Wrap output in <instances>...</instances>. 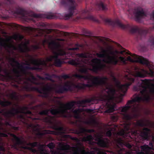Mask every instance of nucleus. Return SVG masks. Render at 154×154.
Instances as JSON below:
<instances>
[{"label":"nucleus","mask_w":154,"mask_h":154,"mask_svg":"<svg viewBox=\"0 0 154 154\" xmlns=\"http://www.w3.org/2000/svg\"><path fill=\"white\" fill-rule=\"evenodd\" d=\"M142 82L140 83L138 81L137 82V84L133 87V90L135 91H140V94L137 95L131 100H128L126 105L123 106L122 109L121 113L123 119L127 121L130 120L132 119V117L128 113V111L130 109L132 106L130 105H135L136 103H138L136 106H134L133 109H135L137 108L141 102L146 101L148 102L150 98L147 90V88L149 87V81L146 79L141 80Z\"/></svg>","instance_id":"obj_1"},{"label":"nucleus","mask_w":154,"mask_h":154,"mask_svg":"<svg viewBox=\"0 0 154 154\" xmlns=\"http://www.w3.org/2000/svg\"><path fill=\"white\" fill-rule=\"evenodd\" d=\"M94 99L91 98L77 101H72L66 104L60 102V105L62 106L60 108L43 110L40 112L39 114L41 115L47 116L49 112H50L52 115L57 116L58 117L69 119L72 116L69 113L68 111L72 109L74 117L75 119H79L80 118L79 113L80 112V109H78L73 110L75 105L78 104L83 106L86 103H90Z\"/></svg>","instance_id":"obj_2"},{"label":"nucleus","mask_w":154,"mask_h":154,"mask_svg":"<svg viewBox=\"0 0 154 154\" xmlns=\"http://www.w3.org/2000/svg\"><path fill=\"white\" fill-rule=\"evenodd\" d=\"M73 76L79 79H84L88 81L91 80V78L93 79L92 82L89 83V81L88 82V84H85L81 83V85L79 84L75 85L74 87L78 89L85 90L86 88H89L100 86L103 87L106 86V77H100L99 76H94L91 75H83L78 74L74 75Z\"/></svg>","instance_id":"obj_3"},{"label":"nucleus","mask_w":154,"mask_h":154,"mask_svg":"<svg viewBox=\"0 0 154 154\" xmlns=\"http://www.w3.org/2000/svg\"><path fill=\"white\" fill-rule=\"evenodd\" d=\"M26 56L29 58V60L31 63L37 67L30 66V63L27 60L26 61L25 63H23L22 64L16 60L14 63L21 68V72H20L22 75H26L27 74L26 70H40L41 69L39 67L40 65L44 64L45 63L44 60H42L40 59H35L32 55L29 54H27Z\"/></svg>","instance_id":"obj_4"},{"label":"nucleus","mask_w":154,"mask_h":154,"mask_svg":"<svg viewBox=\"0 0 154 154\" xmlns=\"http://www.w3.org/2000/svg\"><path fill=\"white\" fill-rule=\"evenodd\" d=\"M24 85L23 88L26 91H35L40 94L39 96L45 98H48L49 97V93L52 89V87L48 84L46 85V87L40 89L36 87H31V85L27 81L23 82Z\"/></svg>","instance_id":"obj_5"},{"label":"nucleus","mask_w":154,"mask_h":154,"mask_svg":"<svg viewBox=\"0 0 154 154\" xmlns=\"http://www.w3.org/2000/svg\"><path fill=\"white\" fill-rule=\"evenodd\" d=\"M48 46L52 50L54 56H50L47 58V60L49 62H52L54 60L59 59V56H65L66 53L60 48L61 45L60 44L54 41H52L49 43Z\"/></svg>","instance_id":"obj_6"},{"label":"nucleus","mask_w":154,"mask_h":154,"mask_svg":"<svg viewBox=\"0 0 154 154\" xmlns=\"http://www.w3.org/2000/svg\"><path fill=\"white\" fill-rule=\"evenodd\" d=\"M111 76L112 81L116 84L119 91L124 94L126 92L128 87L135 81V80L134 78L126 75L124 77V79L126 83L121 85L119 81L113 75H112Z\"/></svg>","instance_id":"obj_7"},{"label":"nucleus","mask_w":154,"mask_h":154,"mask_svg":"<svg viewBox=\"0 0 154 154\" xmlns=\"http://www.w3.org/2000/svg\"><path fill=\"white\" fill-rule=\"evenodd\" d=\"M60 3L65 7L69 5L68 8L69 13L63 14V17L65 20L69 19L73 14H76L78 13L76 8L77 5L74 0H62Z\"/></svg>","instance_id":"obj_8"},{"label":"nucleus","mask_w":154,"mask_h":154,"mask_svg":"<svg viewBox=\"0 0 154 154\" xmlns=\"http://www.w3.org/2000/svg\"><path fill=\"white\" fill-rule=\"evenodd\" d=\"M2 39L4 42H1L0 43V45L6 49L12 48L14 50H18L20 52L23 53H28L31 51L30 48L27 45L28 43H24L23 44L21 43L19 45L17 48L11 43L8 44L4 42L5 41L6 42H9L10 40V39H7L6 40H5L4 39Z\"/></svg>","instance_id":"obj_9"},{"label":"nucleus","mask_w":154,"mask_h":154,"mask_svg":"<svg viewBox=\"0 0 154 154\" xmlns=\"http://www.w3.org/2000/svg\"><path fill=\"white\" fill-rule=\"evenodd\" d=\"M13 111H10L8 112L13 117H14L16 115H17L18 119L23 123H26L27 119L24 115L19 113H23L26 115V114L31 115L32 113L31 111L28 110V108L26 106L20 107L19 109L12 107Z\"/></svg>","instance_id":"obj_10"},{"label":"nucleus","mask_w":154,"mask_h":154,"mask_svg":"<svg viewBox=\"0 0 154 154\" xmlns=\"http://www.w3.org/2000/svg\"><path fill=\"white\" fill-rule=\"evenodd\" d=\"M13 71L14 74V76L11 75L10 73L7 69H5L4 70V72L5 75H4L0 74V79L3 81L18 82L19 83V82H18V80L20 81L22 80L21 77L22 76V75L20 71L17 69H14Z\"/></svg>","instance_id":"obj_11"},{"label":"nucleus","mask_w":154,"mask_h":154,"mask_svg":"<svg viewBox=\"0 0 154 154\" xmlns=\"http://www.w3.org/2000/svg\"><path fill=\"white\" fill-rule=\"evenodd\" d=\"M116 90L114 88H111L108 91H106V113L113 112L115 110H117L116 104L113 103L112 104L109 105V102H113L116 97L115 95Z\"/></svg>","instance_id":"obj_12"},{"label":"nucleus","mask_w":154,"mask_h":154,"mask_svg":"<svg viewBox=\"0 0 154 154\" xmlns=\"http://www.w3.org/2000/svg\"><path fill=\"white\" fill-rule=\"evenodd\" d=\"M7 3L4 5V8L6 11L11 14L21 15L24 16L26 14L25 11L18 6L14 7L11 4V0H6Z\"/></svg>","instance_id":"obj_13"},{"label":"nucleus","mask_w":154,"mask_h":154,"mask_svg":"<svg viewBox=\"0 0 154 154\" xmlns=\"http://www.w3.org/2000/svg\"><path fill=\"white\" fill-rule=\"evenodd\" d=\"M126 54L130 55L134 59H133L131 57L128 56L127 58L128 61L132 62L139 63L142 64L146 65L148 67L150 66L149 61L143 57L138 56L136 54H132L129 51L126 52Z\"/></svg>","instance_id":"obj_14"},{"label":"nucleus","mask_w":154,"mask_h":154,"mask_svg":"<svg viewBox=\"0 0 154 154\" xmlns=\"http://www.w3.org/2000/svg\"><path fill=\"white\" fill-rule=\"evenodd\" d=\"M111 42L110 39L106 38V69L108 68V67L107 65L108 63H109L113 65H116L117 64L120 65L118 63L119 60L118 59V57L114 53H111V56H109L108 54V46L109 42Z\"/></svg>","instance_id":"obj_15"},{"label":"nucleus","mask_w":154,"mask_h":154,"mask_svg":"<svg viewBox=\"0 0 154 154\" xmlns=\"http://www.w3.org/2000/svg\"><path fill=\"white\" fill-rule=\"evenodd\" d=\"M91 62L92 68L90 70L96 73H98L99 71L102 70L104 66H105V65H103L102 63L101 60L97 58L93 59L91 60Z\"/></svg>","instance_id":"obj_16"},{"label":"nucleus","mask_w":154,"mask_h":154,"mask_svg":"<svg viewBox=\"0 0 154 154\" xmlns=\"http://www.w3.org/2000/svg\"><path fill=\"white\" fill-rule=\"evenodd\" d=\"M106 23H109L113 27H118L123 29H126L129 26L128 25H125L121 23L118 19L112 20L106 18Z\"/></svg>","instance_id":"obj_17"},{"label":"nucleus","mask_w":154,"mask_h":154,"mask_svg":"<svg viewBox=\"0 0 154 154\" xmlns=\"http://www.w3.org/2000/svg\"><path fill=\"white\" fill-rule=\"evenodd\" d=\"M134 14L136 21H138L143 17L146 16V15L142 8L135 9Z\"/></svg>","instance_id":"obj_18"},{"label":"nucleus","mask_w":154,"mask_h":154,"mask_svg":"<svg viewBox=\"0 0 154 154\" xmlns=\"http://www.w3.org/2000/svg\"><path fill=\"white\" fill-rule=\"evenodd\" d=\"M150 130L147 128H144L140 131V135L144 140H148L149 139Z\"/></svg>","instance_id":"obj_19"},{"label":"nucleus","mask_w":154,"mask_h":154,"mask_svg":"<svg viewBox=\"0 0 154 154\" xmlns=\"http://www.w3.org/2000/svg\"><path fill=\"white\" fill-rule=\"evenodd\" d=\"M130 31L132 33H137L141 36H145L148 32V31L147 30L142 29L137 27L131 28Z\"/></svg>","instance_id":"obj_20"},{"label":"nucleus","mask_w":154,"mask_h":154,"mask_svg":"<svg viewBox=\"0 0 154 154\" xmlns=\"http://www.w3.org/2000/svg\"><path fill=\"white\" fill-rule=\"evenodd\" d=\"M95 140L98 145L101 147H106V141L103 140L102 136L100 134L95 135Z\"/></svg>","instance_id":"obj_21"},{"label":"nucleus","mask_w":154,"mask_h":154,"mask_svg":"<svg viewBox=\"0 0 154 154\" xmlns=\"http://www.w3.org/2000/svg\"><path fill=\"white\" fill-rule=\"evenodd\" d=\"M27 74H29L30 76V77H28L27 78V81L35 85H41L42 83L41 82H36L37 80V78L33 75V74L31 72H27V74L24 75H26Z\"/></svg>","instance_id":"obj_22"},{"label":"nucleus","mask_w":154,"mask_h":154,"mask_svg":"<svg viewBox=\"0 0 154 154\" xmlns=\"http://www.w3.org/2000/svg\"><path fill=\"white\" fill-rule=\"evenodd\" d=\"M29 127L32 128L33 132L35 133L37 135L41 137L44 135V134L41 132L39 128V125H34L33 124H31L29 125Z\"/></svg>","instance_id":"obj_23"},{"label":"nucleus","mask_w":154,"mask_h":154,"mask_svg":"<svg viewBox=\"0 0 154 154\" xmlns=\"http://www.w3.org/2000/svg\"><path fill=\"white\" fill-rule=\"evenodd\" d=\"M32 16L36 18H46L48 19H52L55 18L54 15L52 14H34Z\"/></svg>","instance_id":"obj_24"},{"label":"nucleus","mask_w":154,"mask_h":154,"mask_svg":"<svg viewBox=\"0 0 154 154\" xmlns=\"http://www.w3.org/2000/svg\"><path fill=\"white\" fill-rule=\"evenodd\" d=\"M71 86L68 83H66L65 86L63 87H60L58 89H56L55 91L56 93L59 94H62L64 91H67L70 90Z\"/></svg>","instance_id":"obj_25"},{"label":"nucleus","mask_w":154,"mask_h":154,"mask_svg":"<svg viewBox=\"0 0 154 154\" xmlns=\"http://www.w3.org/2000/svg\"><path fill=\"white\" fill-rule=\"evenodd\" d=\"M146 71L143 69H141L140 70L136 71L134 73V75L135 78L137 77L144 78L145 76Z\"/></svg>","instance_id":"obj_26"},{"label":"nucleus","mask_w":154,"mask_h":154,"mask_svg":"<svg viewBox=\"0 0 154 154\" xmlns=\"http://www.w3.org/2000/svg\"><path fill=\"white\" fill-rule=\"evenodd\" d=\"M5 109H4L0 110V113L2 114L5 118L8 119H10L12 117V116L8 112L10 111H13L12 108L11 110H8L7 111H5Z\"/></svg>","instance_id":"obj_27"},{"label":"nucleus","mask_w":154,"mask_h":154,"mask_svg":"<svg viewBox=\"0 0 154 154\" xmlns=\"http://www.w3.org/2000/svg\"><path fill=\"white\" fill-rule=\"evenodd\" d=\"M68 63L71 65L76 66H80L81 65V62L79 58H76L75 59H72L68 62Z\"/></svg>","instance_id":"obj_28"},{"label":"nucleus","mask_w":154,"mask_h":154,"mask_svg":"<svg viewBox=\"0 0 154 154\" xmlns=\"http://www.w3.org/2000/svg\"><path fill=\"white\" fill-rule=\"evenodd\" d=\"M44 121L46 123L52 125L54 124V122L55 120V117L51 116H48L45 117L44 119Z\"/></svg>","instance_id":"obj_29"},{"label":"nucleus","mask_w":154,"mask_h":154,"mask_svg":"<svg viewBox=\"0 0 154 154\" xmlns=\"http://www.w3.org/2000/svg\"><path fill=\"white\" fill-rule=\"evenodd\" d=\"M82 15H88L87 16L84 18L89 19L93 21H95V18L89 14V12L87 10H84L82 11Z\"/></svg>","instance_id":"obj_30"},{"label":"nucleus","mask_w":154,"mask_h":154,"mask_svg":"<svg viewBox=\"0 0 154 154\" xmlns=\"http://www.w3.org/2000/svg\"><path fill=\"white\" fill-rule=\"evenodd\" d=\"M12 136L13 137L16 145H19L23 143V142L20 139L14 134H12Z\"/></svg>","instance_id":"obj_31"},{"label":"nucleus","mask_w":154,"mask_h":154,"mask_svg":"<svg viewBox=\"0 0 154 154\" xmlns=\"http://www.w3.org/2000/svg\"><path fill=\"white\" fill-rule=\"evenodd\" d=\"M45 145L44 144H41L40 143L38 144V153L41 154H43L45 151L44 147Z\"/></svg>","instance_id":"obj_32"},{"label":"nucleus","mask_w":154,"mask_h":154,"mask_svg":"<svg viewBox=\"0 0 154 154\" xmlns=\"http://www.w3.org/2000/svg\"><path fill=\"white\" fill-rule=\"evenodd\" d=\"M12 105V103L8 100L2 101L0 100V105L2 107H5Z\"/></svg>","instance_id":"obj_33"},{"label":"nucleus","mask_w":154,"mask_h":154,"mask_svg":"<svg viewBox=\"0 0 154 154\" xmlns=\"http://www.w3.org/2000/svg\"><path fill=\"white\" fill-rule=\"evenodd\" d=\"M97 55L98 57L104 58L103 61L105 63H106V49L104 50L103 53H97Z\"/></svg>","instance_id":"obj_34"},{"label":"nucleus","mask_w":154,"mask_h":154,"mask_svg":"<svg viewBox=\"0 0 154 154\" xmlns=\"http://www.w3.org/2000/svg\"><path fill=\"white\" fill-rule=\"evenodd\" d=\"M59 146L60 149L63 151L68 150L70 147L69 145L68 144L64 145L61 143H60Z\"/></svg>","instance_id":"obj_35"},{"label":"nucleus","mask_w":154,"mask_h":154,"mask_svg":"<svg viewBox=\"0 0 154 154\" xmlns=\"http://www.w3.org/2000/svg\"><path fill=\"white\" fill-rule=\"evenodd\" d=\"M109 126V125L106 123V137L107 136H111L112 135L111 131H116L117 130V128H118V126L116 125L115 126V127L113 128H112L110 131H108L107 126Z\"/></svg>","instance_id":"obj_36"},{"label":"nucleus","mask_w":154,"mask_h":154,"mask_svg":"<svg viewBox=\"0 0 154 154\" xmlns=\"http://www.w3.org/2000/svg\"><path fill=\"white\" fill-rule=\"evenodd\" d=\"M131 123L129 122H125L124 123L123 125L122 126L123 128V130L125 131H128L131 129Z\"/></svg>","instance_id":"obj_37"},{"label":"nucleus","mask_w":154,"mask_h":154,"mask_svg":"<svg viewBox=\"0 0 154 154\" xmlns=\"http://www.w3.org/2000/svg\"><path fill=\"white\" fill-rule=\"evenodd\" d=\"M53 60H54V65L57 67H60L63 63V61L60 59H55Z\"/></svg>","instance_id":"obj_38"},{"label":"nucleus","mask_w":154,"mask_h":154,"mask_svg":"<svg viewBox=\"0 0 154 154\" xmlns=\"http://www.w3.org/2000/svg\"><path fill=\"white\" fill-rule=\"evenodd\" d=\"M96 7L99 10H104L106 9V7L102 2L97 3L96 4Z\"/></svg>","instance_id":"obj_39"},{"label":"nucleus","mask_w":154,"mask_h":154,"mask_svg":"<svg viewBox=\"0 0 154 154\" xmlns=\"http://www.w3.org/2000/svg\"><path fill=\"white\" fill-rule=\"evenodd\" d=\"M77 149L78 151H79L80 154H91V153L89 152H86L85 149L84 147H83V149L77 147Z\"/></svg>","instance_id":"obj_40"},{"label":"nucleus","mask_w":154,"mask_h":154,"mask_svg":"<svg viewBox=\"0 0 154 154\" xmlns=\"http://www.w3.org/2000/svg\"><path fill=\"white\" fill-rule=\"evenodd\" d=\"M23 30L28 34H30L35 30L34 28L29 27H26L23 29Z\"/></svg>","instance_id":"obj_41"},{"label":"nucleus","mask_w":154,"mask_h":154,"mask_svg":"<svg viewBox=\"0 0 154 154\" xmlns=\"http://www.w3.org/2000/svg\"><path fill=\"white\" fill-rule=\"evenodd\" d=\"M55 129L56 131H59L60 134H63L64 133V129L63 127L56 126L55 127Z\"/></svg>","instance_id":"obj_42"},{"label":"nucleus","mask_w":154,"mask_h":154,"mask_svg":"<svg viewBox=\"0 0 154 154\" xmlns=\"http://www.w3.org/2000/svg\"><path fill=\"white\" fill-rule=\"evenodd\" d=\"M140 148L142 151L145 152L148 151L151 149L150 147L146 145H144L143 146H141Z\"/></svg>","instance_id":"obj_43"},{"label":"nucleus","mask_w":154,"mask_h":154,"mask_svg":"<svg viewBox=\"0 0 154 154\" xmlns=\"http://www.w3.org/2000/svg\"><path fill=\"white\" fill-rule=\"evenodd\" d=\"M76 55L78 57L80 58H87L88 57V55L86 53H78Z\"/></svg>","instance_id":"obj_44"},{"label":"nucleus","mask_w":154,"mask_h":154,"mask_svg":"<svg viewBox=\"0 0 154 154\" xmlns=\"http://www.w3.org/2000/svg\"><path fill=\"white\" fill-rule=\"evenodd\" d=\"M136 125L137 126L141 127L146 126V125L144 122L142 120L137 121L136 122Z\"/></svg>","instance_id":"obj_45"},{"label":"nucleus","mask_w":154,"mask_h":154,"mask_svg":"<svg viewBox=\"0 0 154 154\" xmlns=\"http://www.w3.org/2000/svg\"><path fill=\"white\" fill-rule=\"evenodd\" d=\"M39 143L37 142H35L32 143L29 142L28 143V145L31 146L32 148L37 147Z\"/></svg>","instance_id":"obj_46"},{"label":"nucleus","mask_w":154,"mask_h":154,"mask_svg":"<svg viewBox=\"0 0 154 154\" xmlns=\"http://www.w3.org/2000/svg\"><path fill=\"white\" fill-rule=\"evenodd\" d=\"M148 41L150 46L154 47V36H151L150 37Z\"/></svg>","instance_id":"obj_47"},{"label":"nucleus","mask_w":154,"mask_h":154,"mask_svg":"<svg viewBox=\"0 0 154 154\" xmlns=\"http://www.w3.org/2000/svg\"><path fill=\"white\" fill-rule=\"evenodd\" d=\"M79 71L81 73L86 74H88V69L86 68H82L79 69Z\"/></svg>","instance_id":"obj_48"},{"label":"nucleus","mask_w":154,"mask_h":154,"mask_svg":"<svg viewBox=\"0 0 154 154\" xmlns=\"http://www.w3.org/2000/svg\"><path fill=\"white\" fill-rule=\"evenodd\" d=\"M93 139V137L91 135H88L83 138V140L85 141H90Z\"/></svg>","instance_id":"obj_49"},{"label":"nucleus","mask_w":154,"mask_h":154,"mask_svg":"<svg viewBox=\"0 0 154 154\" xmlns=\"http://www.w3.org/2000/svg\"><path fill=\"white\" fill-rule=\"evenodd\" d=\"M118 116L117 114L112 115L111 116V119L113 122H115L117 121Z\"/></svg>","instance_id":"obj_50"},{"label":"nucleus","mask_w":154,"mask_h":154,"mask_svg":"<svg viewBox=\"0 0 154 154\" xmlns=\"http://www.w3.org/2000/svg\"><path fill=\"white\" fill-rule=\"evenodd\" d=\"M14 38L15 39H18L19 40H21L24 37L23 35H17L14 36Z\"/></svg>","instance_id":"obj_51"},{"label":"nucleus","mask_w":154,"mask_h":154,"mask_svg":"<svg viewBox=\"0 0 154 154\" xmlns=\"http://www.w3.org/2000/svg\"><path fill=\"white\" fill-rule=\"evenodd\" d=\"M86 131L87 129L85 128H80V131H77V133L79 134L85 132H86Z\"/></svg>","instance_id":"obj_52"},{"label":"nucleus","mask_w":154,"mask_h":154,"mask_svg":"<svg viewBox=\"0 0 154 154\" xmlns=\"http://www.w3.org/2000/svg\"><path fill=\"white\" fill-rule=\"evenodd\" d=\"M75 47L71 48L70 50H76L79 49V47H82V46L81 45L79 44H76L75 45Z\"/></svg>","instance_id":"obj_53"},{"label":"nucleus","mask_w":154,"mask_h":154,"mask_svg":"<svg viewBox=\"0 0 154 154\" xmlns=\"http://www.w3.org/2000/svg\"><path fill=\"white\" fill-rule=\"evenodd\" d=\"M47 146L51 149H53L55 147V145L53 142L49 143L47 145Z\"/></svg>","instance_id":"obj_54"},{"label":"nucleus","mask_w":154,"mask_h":154,"mask_svg":"<svg viewBox=\"0 0 154 154\" xmlns=\"http://www.w3.org/2000/svg\"><path fill=\"white\" fill-rule=\"evenodd\" d=\"M61 78L66 80L67 79L70 78V76L69 75L65 74L63 75L60 76Z\"/></svg>","instance_id":"obj_55"},{"label":"nucleus","mask_w":154,"mask_h":154,"mask_svg":"<svg viewBox=\"0 0 154 154\" xmlns=\"http://www.w3.org/2000/svg\"><path fill=\"white\" fill-rule=\"evenodd\" d=\"M29 149L31 152L34 153H38V151L35 149H34L33 148H30Z\"/></svg>","instance_id":"obj_56"},{"label":"nucleus","mask_w":154,"mask_h":154,"mask_svg":"<svg viewBox=\"0 0 154 154\" xmlns=\"http://www.w3.org/2000/svg\"><path fill=\"white\" fill-rule=\"evenodd\" d=\"M119 59L121 62L123 63H126L125 59L124 57L122 56H120L119 57Z\"/></svg>","instance_id":"obj_57"},{"label":"nucleus","mask_w":154,"mask_h":154,"mask_svg":"<svg viewBox=\"0 0 154 154\" xmlns=\"http://www.w3.org/2000/svg\"><path fill=\"white\" fill-rule=\"evenodd\" d=\"M52 76L51 75H50L49 76L46 77H45V79H46L48 80H49L52 82H54V80L52 79Z\"/></svg>","instance_id":"obj_58"},{"label":"nucleus","mask_w":154,"mask_h":154,"mask_svg":"<svg viewBox=\"0 0 154 154\" xmlns=\"http://www.w3.org/2000/svg\"><path fill=\"white\" fill-rule=\"evenodd\" d=\"M153 85V87L150 88L149 91L151 94L154 95V85Z\"/></svg>","instance_id":"obj_59"},{"label":"nucleus","mask_w":154,"mask_h":154,"mask_svg":"<svg viewBox=\"0 0 154 154\" xmlns=\"http://www.w3.org/2000/svg\"><path fill=\"white\" fill-rule=\"evenodd\" d=\"M16 92H14L11 94V96L12 99H15L16 97Z\"/></svg>","instance_id":"obj_60"},{"label":"nucleus","mask_w":154,"mask_h":154,"mask_svg":"<svg viewBox=\"0 0 154 154\" xmlns=\"http://www.w3.org/2000/svg\"><path fill=\"white\" fill-rule=\"evenodd\" d=\"M8 136V135L7 134L0 132V137H7Z\"/></svg>","instance_id":"obj_61"},{"label":"nucleus","mask_w":154,"mask_h":154,"mask_svg":"<svg viewBox=\"0 0 154 154\" xmlns=\"http://www.w3.org/2000/svg\"><path fill=\"white\" fill-rule=\"evenodd\" d=\"M40 48V46L39 45H34L32 46V48L35 50L39 49Z\"/></svg>","instance_id":"obj_62"},{"label":"nucleus","mask_w":154,"mask_h":154,"mask_svg":"<svg viewBox=\"0 0 154 154\" xmlns=\"http://www.w3.org/2000/svg\"><path fill=\"white\" fill-rule=\"evenodd\" d=\"M149 75L152 76H154V71L151 69H149Z\"/></svg>","instance_id":"obj_63"},{"label":"nucleus","mask_w":154,"mask_h":154,"mask_svg":"<svg viewBox=\"0 0 154 154\" xmlns=\"http://www.w3.org/2000/svg\"><path fill=\"white\" fill-rule=\"evenodd\" d=\"M125 145V146L129 149H131L132 147V145L128 143H126Z\"/></svg>","instance_id":"obj_64"}]
</instances>
